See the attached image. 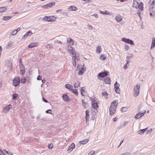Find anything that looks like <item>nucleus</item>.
I'll return each instance as SVG.
<instances>
[{"label": "nucleus", "instance_id": "obj_1", "mask_svg": "<svg viewBox=\"0 0 155 155\" xmlns=\"http://www.w3.org/2000/svg\"><path fill=\"white\" fill-rule=\"evenodd\" d=\"M68 52L72 55V56L73 62L72 64L74 66L76 65V60H79L80 59L79 55L76 54V51L72 47L68 46Z\"/></svg>", "mask_w": 155, "mask_h": 155}, {"label": "nucleus", "instance_id": "obj_2", "mask_svg": "<svg viewBox=\"0 0 155 155\" xmlns=\"http://www.w3.org/2000/svg\"><path fill=\"white\" fill-rule=\"evenodd\" d=\"M118 104L117 101L114 100L111 103L109 108L110 114L111 115H113L116 111L117 106Z\"/></svg>", "mask_w": 155, "mask_h": 155}, {"label": "nucleus", "instance_id": "obj_3", "mask_svg": "<svg viewBox=\"0 0 155 155\" xmlns=\"http://www.w3.org/2000/svg\"><path fill=\"white\" fill-rule=\"evenodd\" d=\"M133 7L136 8H139L141 11L143 10V3L142 2H140L139 4L137 1L134 0Z\"/></svg>", "mask_w": 155, "mask_h": 155}, {"label": "nucleus", "instance_id": "obj_4", "mask_svg": "<svg viewBox=\"0 0 155 155\" xmlns=\"http://www.w3.org/2000/svg\"><path fill=\"white\" fill-rule=\"evenodd\" d=\"M140 87V85L138 84L134 86L133 92V95L134 97H137L139 95Z\"/></svg>", "mask_w": 155, "mask_h": 155}, {"label": "nucleus", "instance_id": "obj_5", "mask_svg": "<svg viewBox=\"0 0 155 155\" xmlns=\"http://www.w3.org/2000/svg\"><path fill=\"white\" fill-rule=\"evenodd\" d=\"M149 12L151 17H153L155 16V5H150Z\"/></svg>", "mask_w": 155, "mask_h": 155}, {"label": "nucleus", "instance_id": "obj_6", "mask_svg": "<svg viewBox=\"0 0 155 155\" xmlns=\"http://www.w3.org/2000/svg\"><path fill=\"white\" fill-rule=\"evenodd\" d=\"M121 41L126 43L130 44L132 45H134V44L133 41L131 39L129 38H123L121 39Z\"/></svg>", "mask_w": 155, "mask_h": 155}, {"label": "nucleus", "instance_id": "obj_7", "mask_svg": "<svg viewBox=\"0 0 155 155\" xmlns=\"http://www.w3.org/2000/svg\"><path fill=\"white\" fill-rule=\"evenodd\" d=\"M78 69L79 70L78 74L79 75H82L86 70V68L84 67V65L83 66L81 65H78Z\"/></svg>", "mask_w": 155, "mask_h": 155}, {"label": "nucleus", "instance_id": "obj_8", "mask_svg": "<svg viewBox=\"0 0 155 155\" xmlns=\"http://www.w3.org/2000/svg\"><path fill=\"white\" fill-rule=\"evenodd\" d=\"M108 72L105 71L99 73L98 74L99 79H101V78L106 77L108 75Z\"/></svg>", "mask_w": 155, "mask_h": 155}, {"label": "nucleus", "instance_id": "obj_9", "mask_svg": "<svg viewBox=\"0 0 155 155\" xmlns=\"http://www.w3.org/2000/svg\"><path fill=\"white\" fill-rule=\"evenodd\" d=\"M56 19V18L54 16H45L43 19L44 21H54Z\"/></svg>", "mask_w": 155, "mask_h": 155}, {"label": "nucleus", "instance_id": "obj_10", "mask_svg": "<svg viewBox=\"0 0 155 155\" xmlns=\"http://www.w3.org/2000/svg\"><path fill=\"white\" fill-rule=\"evenodd\" d=\"M20 81L19 77L15 78L13 81V85L15 87L18 85L20 83Z\"/></svg>", "mask_w": 155, "mask_h": 155}, {"label": "nucleus", "instance_id": "obj_11", "mask_svg": "<svg viewBox=\"0 0 155 155\" xmlns=\"http://www.w3.org/2000/svg\"><path fill=\"white\" fill-rule=\"evenodd\" d=\"M91 106L92 107L91 110L92 111L94 110V114H95L97 111V109L98 107V106L97 102H95L94 103H91Z\"/></svg>", "mask_w": 155, "mask_h": 155}, {"label": "nucleus", "instance_id": "obj_12", "mask_svg": "<svg viewBox=\"0 0 155 155\" xmlns=\"http://www.w3.org/2000/svg\"><path fill=\"white\" fill-rule=\"evenodd\" d=\"M114 90L116 92L117 94H120V90L119 88L120 85L117 82H116L114 84Z\"/></svg>", "mask_w": 155, "mask_h": 155}, {"label": "nucleus", "instance_id": "obj_13", "mask_svg": "<svg viewBox=\"0 0 155 155\" xmlns=\"http://www.w3.org/2000/svg\"><path fill=\"white\" fill-rule=\"evenodd\" d=\"M12 107V106L11 104H9L5 106L3 108V112L4 113H7Z\"/></svg>", "mask_w": 155, "mask_h": 155}, {"label": "nucleus", "instance_id": "obj_14", "mask_svg": "<svg viewBox=\"0 0 155 155\" xmlns=\"http://www.w3.org/2000/svg\"><path fill=\"white\" fill-rule=\"evenodd\" d=\"M68 89L71 91L75 95L77 96L78 95V92L76 89H73V87L72 86L68 84Z\"/></svg>", "mask_w": 155, "mask_h": 155}, {"label": "nucleus", "instance_id": "obj_15", "mask_svg": "<svg viewBox=\"0 0 155 155\" xmlns=\"http://www.w3.org/2000/svg\"><path fill=\"white\" fill-rule=\"evenodd\" d=\"M115 19L117 22H120L123 20V17L120 15L118 14L115 16Z\"/></svg>", "mask_w": 155, "mask_h": 155}, {"label": "nucleus", "instance_id": "obj_16", "mask_svg": "<svg viewBox=\"0 0 155 155\" xmlns=\"http://www.w3.org/2000/svg\"><path fill=\"white\" fill-rule=\"evenodd\" d=\"M98 15L97 14H95L92 15H91L89 16V19L91 21H94L96 19L98 18Z\"/></svg>", "mask_w": 155, "mask_h": 155}, {"label": "nucleus", "instance_id": "obj_17", "mask_svg": "<svg viewBox=\"0 0 155 155\" xmlns=\"http://www.w3.org/2000/svg\"><path fill=\"white\" fill-rule=\"evenodd\" d=\"M100 13L103 15H111V13L110 12L106 10L104 11L100 10Z\"/></svg>", "mask_w": 155, "mask_h": 155}, {"label": "nucleus", "instance_id": "obj_18", "mask_svg": "<svg viewBox=\"0 0 155 155\" xmlns=\"http://www.w3.org/2000/svg\"><path fill=\"white\" fill-rule=\"evenodd\" d=\"M55 5V3L54 2H51L48 4H47L43 6L42 7L44 8H51L54 5Z\"/></svg>", "mask_w": 155, "mask_h": 155}, {"label": "nucleus", "instance_id": "obj_19", "mask_svg": "<svg viewBox=\"0 0 155 155\" xmlns=\"http://www.w3.org/2000/svg\"><path fill=\"white\" fill-rule=\"evenodd\" d=\"M104 82L106 84H110V78L107 77L104 79Z\"/></svg>", "mask_w": 155, "mask_h": 155}, {"label": "nucleus", "instance_id": "obj_20", "mask_svg": "<svg viewBox=\"0 0 155 155\" xmlns=\"http://www.w3.org/2000/svg\"><path fill=\"white\" fill-rule=\"evenodd\" d=\"M75 44L74 40L71 38H68V44L70 45H74Z\"/></svg>", "mask_w": 155, "mask_h": 155}, {"label": "nucleus", "instance_id": "obj_21", "mask_svg": "<svg viewBox=\"0 0 155 155\" xmlns=\"http://www.w3.org/2000/svg\"><path fill=\"white\" fill-rule=\"evenodd\" d=\"M77 10V8L75 6H72L68 7V10L70 11H76Z\"/></svg>", "mask_w": 155, "mask_h": 155}, {"label": "nucleus", "instance_id": "obj_22", "mask_svg": "<svg viewBox=\"0 0 155 155\" xmlns=\"http://www.w3.org/2000/svg\"><path fill=\"white\" fill-rule=\"evenodd\" d=\"M155 47V38H153L152 39V42L150 47L151 49H153Z\"/></svg>", "mask_w": 155, "mask_h": 155}, {"label": "nucleus", "instance_id": "obj_23", "mask_svg": "<svg viewBox=\"0 0 155 155\" xmlns=\"http://www.w3.org/2000/svg\"><path fill=\"white\" fill-rule=\"evenodd\" d=\"M101 50H102V48H101V46L100 45H99L96 48V53L98 54H100L101 52Z\"/></svg>", "mask_w": 155, "mask_h": 155}, {"label": "nucleus", "instance_id": "obj_24", "mask_svg": "<svg viewBox=\"0 0 155 155\" xmlns=\"http://www.w3.org/2000/svg\"><path fill=\"white\" fill-rule=\"evenodd\" d=\"M74 148L75 144L74 143H72L68 147V150H70V151H72Z\"/></svg>", "mask_w": 155, "mask_h": 155}, {"label": "nucleus", "instance_id": "obj_25", "mask_svg": "<svg viewBox=\"0 0 155 155\" xmlns=\"http://www.w3.org/2000/svg\"><path fill=\"white\" fill-rule=\"evenodd\" d=\"M88 141V139H86L82 141H79L80 144H84L87 143Z\"/></svg>", "mask_w": 155, "mask_h": 155}, {"label": "nucleus", "instance_id": "obj_26", "mask_svg": "<svg viewBox=\"0 0 155 155\" xmlns=\"http://www.w3.org/2000/svg\"><path fill=\"white\" fill-rule=\"evenodd\" d=\"M38 45L37 43H31L28 45V48H32L37 46Z\"/></svg>", "mask_w": 155, "mask_h": 155}, {"label": "nucleus", "instance_id": "obj_27", "mask_svg": "<svg viewBox=\"0 0 155 155\" xmlns=\"http://www.w3.org/2000/svg\"><path fill=\"white\" fill-rule=\"evenodd\" d=\"M147 128H145L140 130L138 132V134L142 135L143 134L144 132L147 130Z\"/></svg>", "mask_w": 155, "mask_h": 155}, {"label": "nucleus", "instance_id": "obj_28", "mask_svg": "<svg viewBox=\"0 0 155 155\" xmlns=\"http://www.w3.org/2000/svg\"><path fill=\"white\" fill-rule=\"evenodd\" d=\"M12 18V16H4L3 18V19L5 21H7Z\"/></svg>", "mask_w": 155, "mask_h": 155}, {"label": "nucleus", "instance_id": "obj_29", "mask_svg": "<svg viewBox=\"0 0 155 155\" xmlns=\"http://www.w3.org/2000/svg\"><path fill=\"white\" fill-rule=\"evenodd\" d=\"M13 41H9L7 46V48L8 49L9 48H10L12 47L13 45Z\"/></svg>", "mask_w": 155, "mask_h": 155}, {"label": "nucleus", "instance_id": "obj_30", "mask_svg": "<svg viewBox=\"0 0 155 155\" xmlns=\"http://www.w3.org/2000/svg\"><path fill=\"white\" fill-rule=\"evenodd\" d=\"M149 4L150 5L154 6L155 5V0H150Z\"/></svg>", "mask_w": 155, "mask_h": 155}, {"label": "nucleus", "instance_id": "obj_31", "mask_svg": "<svg viewBox=\"0 0 155 155\" xmlns=\"http://www.w3.org/2000/svg\"><path fill=\"white\" fill-rule=\"evenodd\" d=\"M89 112L87 110H86V116H85V119H86V121L88 120L90 116L89 114Z\"/></svg>", "mask_w": 155, "mask_h": 155}, {"label": "nucleus", "instance_id": "obj_32", "mask_svg": "<svg viewBox=\"0 0 155 155\" xmlns=\"http://www.w3.org/2000/svg\"><path fill=\"white\" fill-rule=\"evenodd\" d=\"M6 153H8V151L5 150H4L3 151H2L0 149V155H5Z\"/></svg>", "mask_w": 155, "mask_h": 155}, {"label": "nucleus", "instance_id": "obj_33", "mask_svg": "<svg viewBox=\"0 0 155 155\" xmlns=\"http://www.w3.org/2000/svg\"><path fill=\"white\" fill-rule=\"evenodd\" d=\"M6 7H3L0 8V12H2L6 11L7 10Z\"/></svg>", "mask_w": 155, "mask_h": 155}, {"label": "nucleus", "instance_id": "obj_34", "mask_svg": "<svg viewBox=\"0 0 155 155\" xmlns=\"http://www.w3.org/2000/svg\"><path fill=\"white\" fill-rule=\"evenodd\" d=\"M32 34L31 31H28L23 36V38H25L27 37L28 35H30Z\"/></svg>", "mask_w": 155, "mask_h": 155}, {"label": "nucleus", "instance_id": "obj_35", "mask_svg": "<svg viewBox=\"0 0 155 155\" xmlns=\"http://www.w3.org/2000/svg\"><path fill=\"white\" fill-rule=\"evenodd\" d=\"M63 99L65 101L67 102L68 101V96L67 94L63 95L62 96Z\"/></svg>", "mask_w": 155, "mask_h": 155}, {"label": "nucleus", "instance_id": "obj_36", "mask_svg": "<svg viewBox=\"0 0 155 155\" xmlns=\"http://www.w3.org/2000/svg\"><path fill=\"white\" fill-rule=\"evenodd\" d=\"M85 88L84 87H83L81 89V94L82 96H84L85 93V91H84V89Z\"/></svg>", "mask_w": 155, "mask_h": 155}, {"label": "nucleus", "instance_id": "obj_37", "mask_svg": "<svg viewBox=\"0 0 155 155\" xmlns=\"http://www.w3.org/2000/svg\"><path fill=\"white\" fill-rule=\"evenodd\" d=\"M146 112V110H143V111H141V112L139 113L138 114H139L140 117H142L145 114Z\"/></svg>", "mask_w": 155, "mask_h": 155}, {"label": "nucleus", "instance_id": "obj_38", "mask_svg": "<svg viewBox=\"0 0 155 155\" xmlns=\"http://www.w3.org/2000/svg\"><path fill=\"white\" fill-rule=\"evenodd\" d=\"M91 100V103H94L95 102H97V101L96 98L94 97H91L90 98Z\"/></svg>", "mask_w": 155, "mask_h": 155}, {"label": "nucleus", "instance_id": "obj_39", "mask_svg": "<svg viewBox=\"0 0 155 155\" xmlns=\"http://www.w3.org/2000/svg\"><path fill=\"white\" fill-rule=\"evenodd\" d=\"M106 58V56L104 54H102L100 57V59L101 60H105Z\"/></svg>", "mask_w": 155, "mask_h": 155}, {"label": "nucleus", "instance_id": "obj_40", "mask_svg": "<svg viewBox=\"0 0 155 155\" xmlns=\"http://www.w3.org/2000/svg\"><path fill=\"white\" fill-rule=\"evenodd\" d=\"M124 49L126 51L129 50L130 49L129 46L127 45H125L124 46Z\"/></svg>", "mask_w": 155, "mask_h": 155}, {"label": "nucleus", "instance_id": "obj_41", "mask_svg": "<svg viewBox=\"0 0 155 155\" xmlns=\"http://www.w3.org/2000/svg\"><path fill=\"white\" fill-rule=\"evenodd\" d=\"M87 26L88 28L90 30H92L93 29V27L91 25H90L88 24V25H87Z\"/></svg>", "mask_w": 155, "mask_h": 155}, {"label": "nucleus", "instance_id": "obj_42", "mask_svg": "<svg viewBox=\"0 0 155 155\" xmlns=\"http://www.w3.org/2000/svg\"><path fill=\"white\" fill-rule=\"evenodd\" d=\"M26 79L24 77H23L21 78V83H25L26 82Z\"/></svg>", "mask_w": 155, "mask_h": 155}, {"label": "nucleus", "instance_id": "obj_43", "mask_svg": "<svg viewBox=\"0 0 155 155\" xmlns=\"http://www.w3.org/2000/svg\"><path fill=\"white\" fill-rule=\"evenodd\" d=\"M79 81H77L74 84V87L75 88L77 87L79 85Z\"/></svg>", "mask_w": 155, "mask_h": 155}, {"label": "nucleus", "instance_id": "obj_44", "mask_svg": "<svg viewBox=\"0 0 155 155\" xmlns=\"http://www.w3.org/2000/svg\"><path fill=\"white\" fill-rule=\"evenodd\" d=\"M17 33V31H16L15 30L11 32L10 33V34L11 35H16Z\"/></svg>", "mask_w": 155, "mask_h": 155}, {"label": "nucleus", "instance_id": "obj_45", "mask_svg": "<svg viewBox=\"0 0 155 155\" xmlns=\"http://www.w3.org/2000/svg\"><path fill=\"white\" fill-rule=\"evenodd\" d=\"M127 107H123L121 109V111L122 112H125L127 110Z\"/></svg>", "mask_w": 155, "mask_h": 155}, {"label": "nucleus", "instance_id": "obj_46", "mask_svg": "<svg viewBox=\"0 0 155 155\" xmlns=\"http://www.w3.org/2000/svg\"><path fill=\"white\" fill-rule=\"evenodd\" d=\"M82 105L84 107H86L87 104L86 103H85L84 102L83 100H82Z\"/></svg>", "mask_w": 155, "mask_h": 155}, {"label": "nucleus", "instance_id": "obj_47", "mask_svg": "<svg viewBox=\"0 0 155 155\" xmlns=\"http://www.w3.org/2000/svg\"><path fill=\"white\" fill-rule=\"evenodd\" d=\"M18 96V95L17 94H14L13 95V97L12 99L13 100H15L17 97Z\"/></svg>", "mask_w": 155, "mask_h": 155}, {"label": "nucleus", "instance_id": "obj_48", "mask_svg": "<svg viewBox=\"0 0 155 155\" xmlns=\"http://www.w3.org/2000/svg\"><path fill=\"white\" fill-rule=\"evenodd\" d=\"M20 73L21 75H23L25 73V69H21L20 70Z\"/></svg>", "mask_w": 155, "mask_h": 155}, {"label": "nucleus", "instance_id": "obj_49", "mask_svg": "<svg viewBox=\"0 0 155 155\" xmlns=\"http://www.w3.org/2000/svg\"><path fill=\"white\" fill-rule=\"evenodd\" d=\"M140 116L139 114H136L135 117V118H136L137 119H139L140 118Z\"/></svg>", "mask_w": 155, "mask_h": 155}, {"label": "nucleus", "instance_id": "obj_50", "mask_svg": "<svg viewBox=\"0 0 155 155\" xmlns=\"http://www.w3.org/2000/svg\"><path fill=\"white\" fill-rule=\"evenodd\" d=\"M19 65H20V67L21 69H25V68L24 67L23 64H22L21 63H20Z\"/></svg>", "mask_w": 155, "mask_h": 155}, {"label": "nucleus", "instance_id": "obj_51", "mask_svg": "<svg viewBox=\"0 0 155 155\" xmlns=\"http://www.w3.org/2000/svg\"><path fill=\"white\" fill-rule=\"evenodd\" d=\"M53 147V145L52 143H50L48 145V148L50 149L52 148Z\"/></svg>", "mask_w": 155, "mask_h": 155}, {"label": "nucleus", "instance_id": "obj_52", "mask_svg": "<svg viewBox=\"0 0 155 155\" xmlns=\"http://www.w3.org/2000/svg\"><path fill=\"white\" fill-rule=\"evenodd\" d=\"M128 64L125 63L124 66H123V68L125 70L127 69V68L128 67V65H127Z\"/></svg>", "mask_w": 155, "mask_h": 155}, {"label": "nucleus", "instance_id": "obj_53", "mask_svg": "<svg viewBox=\"0 0 155 155\" xmlns=\"http://www.w3.org/2000/svg\"><path fill=\"white\" fill-rule=\"evenodd\" d=\"M95 153V151L94 150H92L88 154V155H92L93 154H94Z\"/></svg>", "mask_w": 155, "mask_h": 155}, {"label": "nucleus", "instance_id": "obj_54", "mask_svg": "<svg viewBox=\"0 0 155 155\" xmlns=\"http://www.w3.org/2000/svg\"><path fill=\"white\" fill-rule=\"evenodd\" d=\"M46 47L48 49H50L51 48L52 46L50 45H48L46 46Z\"/></svg>", "mask_w": 155, "mask_h": 155}, {"label": "nucleus", "instance_id": "obj_55", "mask_svg": "<svg viewBox=\"0 0 155 155\" xmlns=\"http://www.w3.org/2000/svg\"><path fill=\"white\" fill-rule=\"evenodd\" d=\"M132 57V55L130 54V55H128L127 57V60H129Z\"/></svg>", "mask_w": 155, "mask_h": 155}, {"label": "nucleus", "instance_id": "obj_56", "mask_svg": "<svg viewBox=\"0 0 155 155\" xmlns=\"http://www.w3.org/2000/svg\"><path fill=\"white\" fill-rule=\"evenodd\" d=\"M46 112L47 113L51 114V109H49L46 111Z\"/></svg>", "mask_w": 155, "mask_h": 155}, {"label": "nucleus", "instance_id": "obj_57", "mask_svg": "<svg viewBox=\"0 0 155 155\" xmlns=\"http://www.w3.org/2000/svg\"><path fill=\"white\" fill-rule=\"evenodd\" d=\"M152 131V129H150L149 130L147 131V132L148 134L150 133Z\"/></svg>", "mask_w": 155, "mask_h": 155}, {"label": "nucleus", "instance_id": "obj_58", "mask_svg": "<svg viewBox=\"0 0 155 155\" xmlns=\"http://www.w3.org/2000/svg\"><path fill=\"white\" fill-rule=\"evenodd\" d=\"M83 1L85 2L86 3H88L89 2H91V0H82Z\"/></svg>", "mask_w": 155, "mask_h": 155}, {"label": "nucleus", "instance_id": "obj_59", "mask_svg": "<svg viewBox=\"0 0 155 155\" xmlns=\"http://www.w3.org/2000/svg\"><path fill=\"white\" fill-rule=\"evenodd\" d=\"M5 155H12V154L11 152H8V153H6L5 154Z\"/></svg>", "mask_w": 155, "mask_h": 155}, {"label": "nucleus", "instance_id": "obj_60", "mask_svg": "<svg viewBox=\"0 0 155 155\" xmlns=\"http://www.w3.org/2000/svg\"><path fill=\"white\" fill-rule=\"evenodd\" d=\"M41 77L40 76H38L37 77V79L38 80H41Z\"/></svg>", "mask_w": 155, "mask_h": 155}, {"label": "nucleus", "instance_id": "obj_61", "mask_svg": "<svg viewBox=\"0 0 155 155\" xmlns=\"http://www.w3.org/2000/svg\"><path fill=\"white\" fill-rule=\"evenodd\" d=\"M128 123V122L127 121H125L124 124H123V125L124 126H125Z\"/></svg>", "mask_w": 155, "mask_h": 155}, {"label": "nucleus", "instance_id": "obj_62", "mask_svg": "<svg viewBox=\"0 0 155 155\" xmlns=\"http://www.w3.org/2000/svg\"><path fill=\"white\" fill-rule=\"evenodd\" d=\"M102 95L104 96H105L107 95L108 94L107 92H104L102 93Z\"/></svg>", "mask_w": 155, "mask_h": 155}, {"label": "nucleus", "instance_id": "obj_63", "mask_svg": "<svg viewBox=\"0 0 155 155\" xmlns=\"http://www.w3.org/2000/svg\"><path fill=\"white\" fill-rule=\"evenodd\" d=\"M42 100L43 101L45 102H46V103H47L48 102V101L45 99V98H43V99H42Z\"/></svg>", "mask_w": 155, "mask_h": 155}, {"label": "nucleus", "instance_id": "obj_64", "mask_svg": "<svg viewBox=\"0 0 155 155\" xmlns=\"http://www.w3.org/2000/svg\"><path fill=\"white\" fill-rule=\"evenodd\" d=\"M117 120V117H115L113 119V121H115Z\"/></svg>", "mask_w": 155, "mask_h": 155}]
</instances>
